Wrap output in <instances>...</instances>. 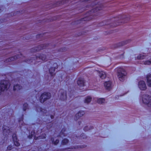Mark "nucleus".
I'll return each instance as SVG.
<instances>
[{
    "label": "nucleus",
    "mask_w": 151,
    "mask_h": 151,
    "mask_svg": "<svg viewBox=\"0 0 151 151\" xmlns=\"http://www.w3.org/2000/svg\"><path fill=\"white\" fill-rule=\"evenodd\" d=\"M117 76L119 80L123 81L126 76L127 73L124 69L119 67L118 68Z\"/></svg>",
    "instance_id": "nucleus-1"
},
{
    "label": "nucleus",
    "mask_w": 151,
    "mask_h": 151,
    "mask_svg": "<svg viewBox=\"0 0 151 151\" xmlns=\"http://www.w3.org/2000/svg\"><path fill=\"white\" fill-rule=\"evenodd\" d=\"M10 85L9 82L7 81H1L0 83V93L5 90H7L8 87H9Z\"/></svg>",
    "instance_id": "nucleus-2"
},
{
    "label": "nucleus",
    "mask_w": 151,
    "mask_h": 151,
    "mask_svg": "<svg viewBox=\"0 0 151 151\" xmlns=\"http://www.w3.org/2000/svg\"><path fill=\"white\" fill-rule=\"evenodd\" d=\"M31 134V135L28 136V137L29 139L33 137L34 139L35 140L40 139H45L46 137V135L45 134H43L42 135L37 137V135H38V133H37V132L36 134L34 132H32Z\"/></svg>",
    "instance_id": "nucleus-3"
},
{
    "label": "nucleus",
    "mask_w": 151,
    "mask_h": 151,
    "mask_svg": "<svg viewBox=\"0 0 151 151\" xmlns=\"http://www.w3.org/2000/svg\"><path fill=\"white\" fill-rule=\"evenodd\" d=\"M51 97V94L49 93L45 92L42 94L40 97V101L43 103L47 99L50 98Z\"/></svg>",
    "instance_id": "nucleus-4"
},
{
    "label": "nucleus",
    "mask_w": 151,
    "mask_h": 151,
    "mask_svg": "<svg viewBox=\"0 0 151 151\" xmlns=\"http://www.w3.org/2000/svg\"><path fill=\"white\" fill-rule=\"evenodd\" d=\"M142 101L145 104L151 105V96L146 95L144 96L142 98Z\"/></svg>",
    "instance_id": "nucleus-5"
},
{
    "label": "nucleus",
    "mask_w": 151,
    "mask_h": 151,
    "mask_svg": "<svg viewBox=\"0 0 151 151\" xmlns=\"http://www.w3.org/2000/svg\"><path fill=\"white\" fill-rule=\"evenodd\" d=\"M59 93L60 96V99L62 100H64L66 98V92L63 89H60L59 91Z\"/></svg>",
    "instance_id": "nucleus-6"
},
{
    "label": "nucleus",
    "mask_w": 151,
    "mask_h": 151,
    "mask_svg": "<svg viewBox=\"0 0 151 151\" xmlns=\"http://www.w3.org/2000/svg\"><path fill=\"white\" fill-rule=\"evenodd\" d=\"M3 133L4 135H7V134H9L12 132V129L9 128V127L5 126H3Z\"/></svg>",
    "instance_id": "nucleus-7"
},
{
    "label": "nucleus",
    "mask_w": 151,
    "mask_h": 151,
    "mask_svg": "<svg viewBox=\"0 0 151 151\" xmlns=\"http://www.w3.org/2000/svg\"><path fill=\"white\" fill-rule=\"evenodd\" d=\"M138 86L141 90H144L146 88L145 83V82L143 81H140L139 82Z\"/></svg>",
    "instance_id": "nucleus-8"
},
{
    "label": "nucleus",
    "mask_w": 151,
    "mask_h": 151,
    "mask_svg": "<svg viewBox=\"0 0 151 151\" xmlns=\"http://www.w3.org/2000/svg\"><path fill=\"white\" fill-rule=\"evenodd\" d=\"M12 137L13 140L14 142V145L17 146H19V143L18 142V141L17 137L16 134H14L12 135Z\"/></svg>",
    "instance_id": "nucleus-9"
},
{
    "label": "nucleus",
    "mask_w": 151,
    "mask_h": 151,
    "mask_svg": "<svg viewBox=\"0 0 151 151\" xmlns=\"http://www.w3.org/2000/svg\"><path fill=\"white\" fill-rule=\"evenodd\" d=\"M53 66L55 67H54L51 68L49 69V72L50 75L52 76H53L55 74V73H54L55 71V70L56 68L58 67V65L56 63H55L53 64Z\"/></svg>",
    "instance_id": "nucleus-10"
},
{
    "label": "nucleus",
    "mask_w": 151,
    "mask_h": 151,
    "mask_svg": "<svg viewBox=\"0 0 151 151\" xmlns=\"http://www.w3.org/2000/svg\"><path fill=\"white\" fill-rule=\"evenodd\" d=\"M105 88L107 90H110L111 88V82L110 81L106 82L104 84Z\"/></svg>",
    "instance_id": "nucleus-11"
},
{
    "label": "nucleus",
    "mask_w": 151,
    "mask_h": 151,
    "mask_svg": "<svg viewBox=\"0 0 151 151\" xmlns=\"http://www.w3.org/2000/svg\"><path fill=\"white\" fill-rule=\"evenodd\" d=\"M77 83L80 86H84V82L83 79L82 78H79L77 81Z\"/></svg>",
    "instance_id": "nucleus-12"
},
{
    "label": "nucleus",
    "mask_w": 151,
    "mask_h": 151,
    "mask_svg": "<svg viewBox=\"0 0 151 151\" xmlns=\"http://www.w3.org/2000/svg\"><path fill=\"white\" fill-rule=\"evenodd\" d=\"M147 82L148 86H151V74H150L147 76Z\"/></svg>",
    "instance_id": "nucleus-13"
},
{
    "label": "nucleus",
    "mask_w": 151,
    "mask_h": 151,
    "mask_svg": "<svg viewBox=\"0 0 151 151\" xmlns=\"http://www.w3.org/2000/svg\"><path fill=\"white\" fill-rule=\"evenodd\" d=\"M99 76L102 79H104L106 77V73L103 71L100 72H99Z\"/></svg>",
    "instance_id": "nucleus-14"
},
{
    "label": "nucleus",
    "mask_w": 151,
    "mask_h": 151,
    "mask_svg": "<svg viewBox=\"0 0 151 151\" xmlns=\"http://www.w3.org/2000/svg\"><path fill=\"white\" fill-rule=\"evenodd\" d=\"M85 114V112L83 111H81L79 112L77 114H76V118H79L80 117L83 116Z\"/></svg>",
    "instance_id": "nucleus-15"
},
{
    "label": "nucleus",
    "mask_w": 151,
    "mask_h": 151,
    "mask_svg": "<svg viewBox=\"0 0 151 151\" xmlns=\"http://www.w3.org/2000/svg\"><path fill=\"white\" fill-rule=\"evenodd\" d=\"M102 6V5L101 4L100 6H99H99H96V8L95 9H93L92 10V12H97V10H101L102 9L101 7Z\"/></svg>",
    "instance_id": "nucleus-16"
},
{
    "label": "nucleus",
    "mask_w": 151,
    "mask_h": 151,
    "mask_svg": "<svg viewBox=\"0 0 151 151\" xmlns=\"http://www.w3.org/2000/svg\"><path fill=\"white\" fill-rule=\"evenodd\" d=\"M22 88V87L19 85H16L14 86L13 89L14 91H15L21 89Z\"/></svg>",
    "instance_id": "nucleus-17"
},
{
    "label": "nucleus",
    "mask_w": 151,
    "mask_h": 151,
    "mask_svg": "<svg viewBox=\"0 0 151 151\" xmlns=\"http://www.w3.org/2000/svg\"><path fill=\"white\" fill-rule=\"evenodd\" d=\"M146 57L144 54H140L137 57L138 59H143L145 58Z\"/></svg>",
    "instance_id": "nucleus-18"
},
{
    "label": "nucleus",
    "mask_w": 151,
    "mask_h": 151,
    "mask_svg": "<svg viewBox=\"0 0 151 151\" xmlns=\"http://www.w3.org/2000/svg\"><path fill=\"white\" fill-rule=\"evenodd\" d=\"M105 102V100L104 99L99 98L97 99V102L99 104H102L104 103Z\"/></svg>",
    "instance_id": "nucleus-19"
},
{
    "label": "nucleus",
    "mask_w": 151,
    "mask_h": 151,
    "mask_svg": "<svg viewBox=\"0 0 151 151\" xmlns=\"http://www.w3.org/2000/svg\"><path fill=\"white\" fill-rule=\"evenodd\" d=\"M91 100V98L90 96H88L86 97L85 100V103H89Z\"/></svg>",
    "instance_id": "nucleus-20"
},
{
    "label": "nucleus",
    "mask_w": 151,
    "mask_h": 151,
    "mask_svg": "<svg viewBox=\"0 0 151 151\" xmlns=\"http://www.w3.org/2000/svg\"><path fill=\"white\" fill-rule=\"evenodd\" d=\"M46 45L45 46H44V45H41L40 46H39V47L36 50V51H39V50H40L42 49H43L45 48H46Z\"/></svg>",
    "instance_id": "nucleus-21"
},
{
    "label": "nucleus",
    "mask_w": 151,
    "mask_h": 151,
    "mask_svg": "<svg viewBox=\"0 0 151 151\" xmlns=\"http://www.w3.org/2000/svg\"><path fill=\"white\" fill-rule=\"evenodd\" d=\"M40 58L42 60L44 61H46L47 57L45 55H42L40 56Z\"/></svg>",
    "instance_id": "nucleus-22"
},
{
    "label": "nucleus",
    "mask_w": 151,
    "mask_h": 151,
    "mask_svg": "<svg viewBox=\"0 0 151 151\" xmlns=\"http://www.w3.org/2000/svg\"><path fill=\"white\" fill-rule=\"evenodd\" d=\"M68 142V140L67 139H64L62 140V144L63 145H66V144Z\"/></svg>",
    "instance_id": "nucleus-23"
},
{
    "label": "nucleus",
    "mask_w": 151,
    "mask_h": 151,
    "mask_svg": "<svg viewBox=\"0 0 151 151\" xmlns=\"http://www.w3.org/2000/svg\"><path fill=\"white\" fill-rule=\"evenodd\" d=\"M51 141L52 143L55 145H56L59 142L58 139H56L55 141H54V139L52 138L51 139Z\"/></svg>",
    "instance_id": "nucleus-24"
},
{
    "label": "nucleus",
    "mask_w": 151,
    "mask_h": 151,
    "mask_svg": "<svg viewBox=\"0 0 151 151\" xmlns=\"http://www.w3.org/2000/svg\"><path fill=\"white\" fill-rule=\"evenodd\" d=\"M144 64L145 65H149L151 64V60H147L144 62Z\"/></svg>",
    "instance_id": "nucleus-25"
},
{
    "label": "nucleus",
    "mask_w": 151,
    "mask_h": 151,
    "mask_svg": "<svg viewBox=\"0 0 151 151\" xmlns=\"http://www.w3.org/2000/svg\"><path fill=\"white\" fill-rule=\"evenodd\" d=\"M65 132V130L64 129H62L60 132V136L62 137V135H63L64 136H65L66 135L65 134V133L64 132Z\"/></svg>",
    "instance_id": "nucleus-26"
},
{
    "label": "nucleus",
    "mask_w": 151,
    "mask_h": 151,
    "mask_svg": "<svg viewBox=\"0 0 151 151\" xmlns=\"http://www.w3.org/2000/svg\"><path fill=\"white\" fill-rule=\"evenodd\" d=\"M28 105L27 104L25 103L23 105V110L24 111H25L26 110L27 108V107H28Z\"/></svg>",
    "instance_id": "nucleus-27"
},
{
    "label": "nucleus",
    "mask_w": 151,
    "mask_h": 151,
    "mask_svg": "<svg viewBox=\"0 0 151 151\" xmlns=\"http://www.w3.org/2000/svg\"><path fill=\"white\" fill-rule=\"evenodd\" d=\"M88 128H89V127H88V126H87L86 127L84 128V130L85 131H88V130L90 129H92V128L91 127L90 129L89 128L88 129Z\"/></svg>",
    "instance_id": "nucleus-28"
},
{
    "label": "nucleus",
    "mask_w": 151,
    "mask_h": 151,
    "mask_svg": "<svg viewBox=\"0 0 151 151\" xmlns=\"http://www.w3.org/2000/svg\"><path fill=\"white\" fill-rule=\"evenodd\" d=\"M12 149V146L11 145L7 147L8 150H10Z\"/></svg>",
    "instance_id": "nucleus-29"
},
{
    "label": "nucleus",
    "mask_w": 151,
    "mask_h": 151,
    "mask_svg": "<svg viewBox=\"0 0 151 151\" xmlns=\"http://www.w3.org/2000/svg\"><path fill=\"white\" fill-rule=\"evenodd\" d=\"M50 117L51 119H53V118H54L53 116L52 115H51Z\"/></svg>",
    "instance_id": "nucleus-30"
},
{
    "label": "nucleus",
    "mask_w": 151,
    "mask_h": 151,
    "mask_svg": "<svg viewBox=\"0 0 151 151\" xmlns=\"http://www.w3.org/2000/svg\"><path fill=\"white\" fill-rule=\"evenodd\" d=\"M13 58L14 59V58H11L10 59V60H13Z\"/></svg>",
    "instance_id": "nucleus-31"
},
{
    "label": "nucleus",
    "mask_w": 151,
    "mask_h": 151,
    "mask_svg": "<svg viewBox=\"0 0 151 151\" xmlns=\"http://www.w3.org/2000/svg\"><path fill=\"white\" fill-rule=\"evenodd\" d=\"M2 7H0V12L2 10Z\"/></svg>",
    "instance_id": "nucleus-32"
},
{
    "label": "nucleus",
    "mask_w": 151,
    "mask_h": 151,
    "mask_svg": "<svg viewBox=\"0 0 151 151\" xmlns=\"http://www.w3.org/2000/svg\"><path fill=\"white\" fill-rule=\"evenodd\" d=\"M19 123H21V122H22L21 121L19 120Z\"/></svg>",
    "instance_id": "nucleus-33"
},
{
    "label": "nucleus",
    "mask_w": 151,
    "mask_h": 151,
    "mask_svg": "<svg viewBox=\"0 0 151 151\" xmlns=\"http://www.w3.org/2000/svg\"><path fill=\"white\" fill-rule=\"evenodd\" d=\"M73 150H69V151H73Z\"/></svg>",
    "instance_id": "nucleus-34"
},
{
    "label": "nucleus",
    "mask_w": 151,
    "mask_h": 151,
    "mask_svg": "<svg viewBox=\"0 0 151 151\" xmlns=\"http://www.w3.org/2000/svg\"><path fill=\"white\" fill-rule=\"evenodd\" d=\"M40 111H42V110H41V109H40Z\"/></svg>",
    "instance_id": "nucleus-35"
},
{
    "label": "nucleus",
    "mask_w": 151,
    "mask_h": 151,
    "mask_svg": "<svg viewBox=\"0 0 151 151\" xmlns=\"http://www.w3.org/2000/svg\"><path fill=\"white\" fill-rule=\"evenodd\" d=\"M51 124L50 123H49V125H50Z\"/></svg>",
    "instance_id": "nucleus-36"
},
{
    "label": "nucleus",
    "mask_w": 151,
    "mask_h": 151,
    "mask_svg": "<svg viewBox=\"0 0 151 151\" xmlns=\"http://www.w3.org/2000/svg\"><path fill=\"white\" fill-rule=\"evenodd\" d=\"M70 96V98H71V97H72V96Z\"/></svg>",
    "instance_id": "nucleus-37"
},
{
    "label": "nucleus",
    "mask_w": 151,
    "mask_h": 151,
    "mask_svg": "<svg viewBox=\"0 0 151 151\" xmlns=\"http://www.w3.org/2000/svg\"><path fill=\"white\" fill-rule=\"evenodd\" d=\"M45 122L44 123V124H45Z\"/></svg>",
    "instance_id": "nucleus-38"
},
{
    "label": "nucleus",
    "mask_w": 151,
    "mask_h": 151,
    "mask_svg": "<svg viewBox=\"0 0 151 151\" xmlns=\"http://www.w3.org/2000/svg\"><path fill=\"white\" fill-rule=\"evenodd\" d=\"M22 121L23 119H22Z\"/></svg>",
    "instance_id": "nucleus-39"
}]
</instances>
